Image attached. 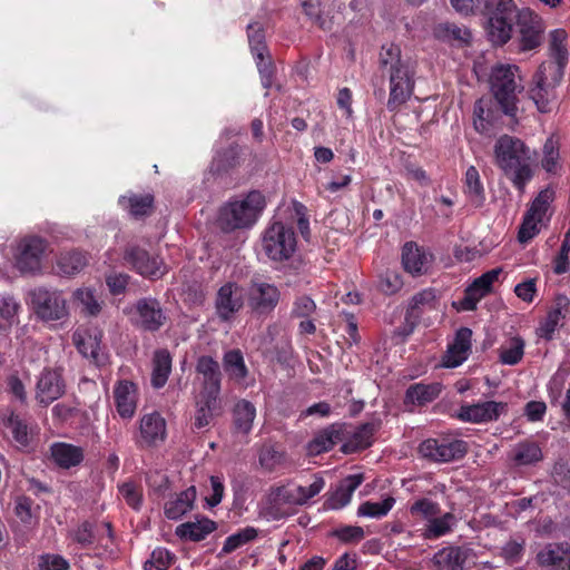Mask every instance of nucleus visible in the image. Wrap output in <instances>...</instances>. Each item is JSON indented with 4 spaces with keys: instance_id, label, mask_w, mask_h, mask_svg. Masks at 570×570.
<instances>
[{
    "instance_id": "nucleus-1",
    "label": "nucleus",
    "mask_w": 570,
    "mask_h": 570,
    "mask_svg": "<svg viewBox=\"0 0 570 570\" xmlns=\"http://www.w3.org/2000/svg\"><path fill=\"white\" fill-rule=\"evenodd\" d=\"M493 153L498 168L523 194L534 175L531 149L520 138L502 135L497 139Z\"/></svg>"
},
{
    "instance_id": "nucleus-2",
    "label": "nucleus",
    "mask_w": 570,
    "mask_h": 570,
    "mask_svg": "<svg viewBox=\"0 0 570 570\" xmlns=\"http://www.w3.org/2000/svg\"><path fill=\"white\" fill-rule=\"evenodd\" d=\"M380 66L389 73L390 96L386 106L389 110H395L412 95L414 70L409 60L402 59L401 49L394 43L382 46Z\"/></svg>"
},
{
    "instance_id": "nucleus-3",
    "label": "nucleus",
    "mask_w": 570,
    "mask_h": 570,
    "mask_svg": "<svg viewBox=\"0 0 570 570\" xmlns=\"http://www.w3.org/2000/svg\"><path fill=\"white\" fill-rule=\"evenodd\" d=\"M265 206V196L259 190H252L242 199H230L219 209L218 226L226 233L250 228L258 220Z\"/></svg>"
},
{
    "instance_id": "nucleus-4",
    "label": "nucleus",
    "mask_w": 570,
    "mask_h": 570,
    "mask_svg": "<svg viewBox=\"0 0 570 570\" xmlns=\"http://www.w3.org/2000/svg\"><path fill=\"white\" fill-rule=\"evenodd\" d=\"M564 73L552 65H540L528 90L529 98L540 112H550L557 104V88Z\"/></svg>"
},
{
    "instance_id": "nucleus-5",
    "label": "nucleus",
    "mask_w": 570,
    "mask_h": 570,
    "mask_svg": "<svg viewBox=\"0 0 570 570\" xmlns=\"http://www.w3.org/2000/svg\"><path fill=\"white\" fill-rule=\"evenodd\" d=\"M519 68L514 65H500L493 68L491 73V90L494 99L502 107L507 116L513 117L517 112V91L520 85L517 82Z\"/></svg>"
},
{
    "instance_id": "nucleus-6",
    "label": "nucleus",
    "mask_w": 570,
    "mask_h": 570,
    "mask_svg": "<svg viewBox=\"0 0 570 570\" xmlns=\"http://www.w3.org/2000/svg\"><path fill=\"white\" fill-rule=\"evenodd\" d=\"M29 304L43 322L61 321L68 316L67 299L58 289L36 287L29 292Z\"/></svg>"
},
{
    "instance_id": "nucleus-7",
    "label": "nucleus",
    "mask_w": 570,
    "mask_h": 570,
    "mask_svg": "<svg viewBox=\"0 0 570 570\" xmlns=\"http://www.w3.org/2000/svg\"><path fill=\"white\" fill-rule=\"evenodd\" d=\"M296 249V237L293 228L281 222L269 225L263 235V250L275 262L292 257Z\"/></svg>"
},
{
    "instance_id": "nucleus-8",
    "label": "nucleus",
    "mask_w": 570,
    "mask_h": 570,
    "mask_svg": "<svg viewBox=\"0 0 570 570\" xmlns=\"http://www.w3.org/2000/svg\"><path fill=\"white\" fill-rule=\"evenodd\" d=\"M281 301V291L261 278H253L247 289V307L255 316H267L274 312Z\"/></svg>"
},
{
    "instance_id": "nucleus-9",
    "label": "nucleus",
    "mask_w": 570,
    "mask_h": 570,
    "mask_svg": "<svg viewBox=\"0 0 570 570\" xmlns=\"http://www.w3.org/2000/svg\"><path fill=\"white\" fill-rule=\"evenodd\" d=\"M124 259L135 272L149 279H159L167 273V267L159 256L150 255L136 244H128L125 247Z\"/></svg>"
},
{
    "instance_id": "nucleus-10",
    "label": "nucleus",
    "mask_w": 570,
    "mask_h": 570,
    "mask_svg": "<svg viewBox=\"0 0 570 570\" xmlns=\"http://www.w3.org/2000/svg\"><path fill=\"white\" fill-rule=\"evenodd\" d=\"M423 458L434 462H451L462 459L468 452V444L456 439H428L419 446Z\"/></svg>"
},
{
    "instance_id": "nucleus-11",
    "label": "nucleus",
    "mask_w": 570,
    "mask_h": 570,
    "mask_svg": "<svg viewBox=\"0 0 570 570\" xmlns=\"http://www.w3.org/2000/svg\"><path fill=\"white\" fill-rule=\"evenodd\" d=\"M518 43L521 51L538 49L543 41L546 26L543 20L529 9L518 12Z\"/></svg>"
},
{
    "instance_id": "nucleus-12",
    "label": "nucleus",
    "mask_w": 570,
    "mask_h": 570,
    "mask_svg": "<svg viewBox=\"0 0 570 570\" xmlns=\"http://www.w3.org/2000/svg\"><path fill=\"white\" fill-rule=\"evenodd\" d=\"M69 537L81 549H91L95 547L108 548L109 542L114 541V532L110 522L100 524L85 520L69 532Z\"/></svg>"
},
{
    "instance_id": "nucleus-13",
    "label": "nucleus",
    "mask_w": 570,
    "mask_h": 570,
    "mask_svg": "<svg viewBox=\"0 0 570 570\" xmlns=\"http://www.w3.org/2000/svg\"><path fill=\"white\" fill-rule=\"evenodd\" d=\"M167 322V315L164 312L158 299L144 297L136 302L134 306L132 324L145 332H157Z\"/></svg>"
},
{
    "instance_id": "nucleus-14",
    "label": "nucleus",
    "mask_w": 570,
    "mask_h": 570,
    "mask_svg": "<svg viewBox=\"0 0 570 570\" xmlns=\"http://www.w3.org/2000/svg\"><path fill=\"white\" fill-rule=\"evenodd\" d=\"M195 373V382L199 384L197 395L219 397L222 385L219 363L212 356H199L196 362Z\"/></svg>"
},
{
    "instance_id": "nucleus-15",
    "label": "nucleus",
    "mask_w": 570,
    "mask_h": 570,
    "mask_svg": "<svg viewBox=\"0 0 570 570\" xmlns=\"http://www.w3.org/2000/svg\"><path fill=\"white\" fill-rule=\"evenodd\" d=\"M507 412L508 403L484 401L474 404H462L456 413V417L462 422L484 424L498 421Z\"/></svg>"
},
{
    "instance_id": "nucleus-16",
    "label": "nucleus",
    "mask_w": 570,
    "mask_h": 570,
    "mask_svg": "<svg viewBox=\"0 0 570 570\" xmlns=\"http://www.w3.org/2000/svg\"><path fill=\"white\" fill-rule=\"evenodd\" d=\"M47 244L40 237H27L19 245L16 266L22 274H33L41 269V259Z\"/></svg>"
},
{
    "instance_id": "nucleus-17",
    "label": "nucleus",
    "mask_w": 570,
    "mask_h": 570,
    "mask_svg": "<svg viewBox=\"0 0 570 570\" xmlns=\"http://www.w3.org/2000/svg\"><path fill=\"white\" fill-rule=\"evenodd\" d=\"M502 107L494 99L481 98L475 101L473 109L474 129L482 135H491L501 120Z\"/></svg>"
},
{
    "instance_id": "nucleus-18",
    "label": "nucleus",
    "mask_w": 570,
    "mask_h": 570,
    "mask_svg": "<svg viewBox=\"0 0 570 570\" xmlns=\"http://www.w3.org/2000/svg\"><path fill=\"white\" fill-rule=\"evenodd\" d=\"M244 306L242 287L235 282H227L217 292L216 314L220 321H229Z\"/></svg>"
},
{
    "instance_id": "nucleus-19",
    "label": "nucleus",
    "mask_w": 570,
    "mask_h": 570,
    "mask_svg": "<svg viewBox=\"0 0 570 570\" xmlns=\"http://www.w3.org/2000/svg\"><path fill=\"white\" fill-rule=\"evenodd\" d=\"M66 384L61 373L58 370L45 368L38 379L36 385V400L49 405L65 394Z\"/></svg>"
},
{
    "instance_id": "nucleus-20",
    "label": "nucleus",
    "mask_w": 570,
    "mask_h": 570,
    "mask_svg": "<svg viewBox=\"0 0 570 570\" xmlns=\"http://www.w3.org/2000/svg\"><path fill=\"white\" fill-rule=\"evenodd\" d=\"M166 439V421L158 413L145 414L139 421V438L136 443L138 446H154Z\"/></svg>"
},
{
    "instance_id": "nucleus-21",
    "label": "nucleus",
    "mask_w": 570,
    "mask_h": 570,
    "mask_svg": "<svg viewBox=\"0 0 570 570\" xmlns=\"http://www.w3.org/2000/svg\"><path fill=\"white\" fill-rule=\"evenodd\" d=\"M348 435L345 424L333 423L315 434L307 444V451L311 455H320L332 450Z\"/></svg>"
},
{
    "instance_id": "nucleus-22",
    "label": "nucleus",
    "mask_w": 570,
    "mask_h": 570,
    "mask_svg": "<svg viewBox=\"0 0 570 570\" xmlns=\"http://www.w3.org/2000/svg\"><path fill=\"white\" fill-rule=\"evenodd\" d=\"M473 550L465 546H448L434 553L432 562L436 570H465Z\"/></svg>"
},
{
    "instance_id": "nucleus-23",
    "label": "nucleus",
    "mask_w": 570,
    "mask_h": 570,
    "mask_svg": "<svg viewBox=\"0 0 570 570\" xmlns=\"http://www.w3.org/2000/svg\"><path fill=\"white\" fill-rule=\"evenodd\" d=\"M248 42L253 55L256 58L257 68L262 75V83L265 88H269L272 83L271 62L264 61L266 52L265 36L257 23L248 26Z\"/></svg>"
},
{
    "instance_id": "nucleus-24",
    "label": "nucleus",
    "mask_w": 570,
    "mask_h": 570,
    "mask_svg": "<svg viewBox=\"0 0 570 570\" xmlns=\"http://www.w3.org/2000/svg\"><path fill=\"white\" fill-rule=\"evenodd\" d=\"M471 338L472 331L468 327H461L442 358L443 366L453 368L461 365L471 351Z\"/></svg>"
},
{
    "instance_id": "nucleus-25",
    "label": "nucleus",
    "mask_w": 570,
    "mask_h": 570,
    "mask_svg": "<svg viewBox=\"0 0 570 570\" xmlns=\"http://www.w3.org/2000/svg\"><path fill=\"white\" fill-rule=\"evenodd\" d=\"M364 474H350L342 479L336 489L325 501V507L331 510H338L351 502L354 491L363 483Z\"/></svg>"
},
{
    "instance_id": "nucleus-26",
    "label": "nucleus",
    "mask_w": 570,
    "mask_h": 570,
    "mask_svg": "<svg viewBox=\"0 0 570 570\" xmlns=\"http://www.w3.org/2000/svg\"><path fill=\"white\" fill-rule=\"evenodd\" d=\"M382 421L379 417L361 424L351 435V440L343 443L341 451L345 454L364 450L372 445L374 434L381 429Z\"/></svg>"
},
{
    "instance_id": "nucleus-27",
    "label": "nucleus",
    "mask_w": 570,
    "mask_h": 570,
    "mask_svg": "<svg viewBox=\"0 0 570 570\" xmlns=\"http://www.w3.org/2000/svg\"><path fill=\"white\" fill-rule=\"evenodd\" d=\"M568 33L564 29H554L549 33L548 53L550 59L541 65H552L564 73L568 65L569 52L567 48Z\"/></svg>"
},
{
    "instance_id": "nucleus-28",
    "label": "nucleus",
    "mask_w": 570,
    "mask_h": 570,
    "mask_svg": "<svg viewBox=\"0 0 570 570\" xmlns=\"http://www.w3.org/2000/svg\"><path fill=\"white\" fill-rule=\"evenodd\" d=\"M114 399L118 414L131 419L137 407V389L132 382L120 381L114 389Z\"/></svg>"
},
{
    "instance_id": "nucleus-29",
    "label": "nucleus",
    "mask_w": 570,
    "mask_h": 570,
    "mask_svg": "<svg viewBox=\"0 0 570 570\" xmlns=\"http://www.w3.org/2000/svg\"><path fill=\"white\" fill-rule=\"evenodd\" d=\"M442 390L443 385L439 382L412 384L406 389L404 403L406 405L424 406L436 400Z\"/></svg>"
},
{
    "instance_id": "nucleus-30",
    "label": "nucleus",
    "mask_w": 570,
    "mask_h": 570,
    "mask_svg": "<svg viewBox=\"0 0 570 570\" xmlns=\"http://www.w3.org/2000/svg\"><path fill=\"white\" fill-rule=\"evenodd\" d=\"M50 453L53 462L62 469L77 466L85 458L82 448L63 442L53 443Z\"/></svg>"
},
{
    "instance_id": "nucleus-31",
    "label": "nucleus",
    "mask_w": 570,
    "mask_h": 570,
    "mask_svg": "<svg viewBox=\"0 0 570 570\" xmlns=\"http://www.w3.org/2000/svg\"><path fill=\"white\" fill-rule=\"evenodd\" d=\"M73 344L77 351L86 358L96 364L100 361L101 334L91 331H76L72 335Z\"/></svg>"
},
{
    "instance_id": "nucleus-32",
    "label": "nucleus",
    "mask_w": 570,
    "mask_h": 570,
    "mask_svg": "<svg viewBox=\"0 0 570 570\" xmlns=\"http://www.w3.org/2000/svg\"><path fill=\"white\" fill-rule=\"evenodd\" d=\"M509 459L515 466H527L542 461L543 453L537 442L524 440L513 445Z\"/></svg>"
},
{
    "instance_id": "nucleus-33",
    "label": "nucleus",
    "mask_w": 570,
    "mask_h": 570,
    "mask_svg": "<svg viewBox=\"0 0 570 570\" xmlns=\"http://www.w3.org/2000/svg\"><path fill=\"white\" fill-rule=\"evenodd\" d=\"M216 528V522L206 517H203L202 519H197L196 521H189L179 524L176 528L175 533L181 540L198 542L204 540L212 532H214Z\"/></svg>"
},
{
    "instance_id": "nucleus-34",
    "label": "nucleus",
    "mask_w": 570,
    "mask_h": 570,
    "mask_svg": "<svg viewBox=\"0 0 570 570\" xmlns=\"http://www.w3.org/2000/svg\"><path fill=\"white\" fill-rule=\"evenodd\" d=\"M402 264L412 275H421L428 269V256L424 250L413 242L404 244L402 249Z\"/></svg>"
},
{
    "instance_id": "nucleus-35",
    "label": "nucleus",
    "mask_w": 570,
    "mask_h": 570,
    "mask_svg": "<svg viewBox=\"0 0 570 570\" xmlns=\"http://www.w3.org/2000/svg\"><path fill=\"white\" fill-rule=\"evenodd\" d=\"M196 500V488L189 487L181 491L176 499L165 504V515L170 520H177L189 512Z\"/></svg>"
},
{
    "instance_id": "nucleus-36",
    "label": "nucleus",
    "mask_w": 570,
    "mask_h": 570,
    "mask_svg": "<svg viewBox=\"0 0 570 570\" xmlns=\"http://www.w3.org/2000/svg\"><path fill=\"white\" fill-rule=\"evenodd\" d=\"M196 413L194 425L203 429L212 422L214 415L219 411V397L196 395Z\"/></svg>"
},
{
    "instance_id": "nucleus-37",
    "label": "nucleus",
    "mask_w": 570,
    "mask_h": 570,
    "mask_svg": "<svg viewBox=\"0 0 570 570\" xmlns=\"http://www.w3.org/2000/svg\"><path fill=\"white\" fill-rule=\"evenodd\" d=\"M517 18L487 20L485 32L489 41L494 46L505 45L512 36L513 23Z\"/></svg>"
},
{
    "instance_id": "nucleus-38",
    "label": "nucleus",
    "mask_w": 570,
    "mask_h": 570,
    "mask_svg": "<svg viewBox=\"0 0 570 570\" xmlns=\"http://www.w3.org/2000/svg\"><path fill=\"white\" fill-rule=\"evenodd\" d=\"M255 417L256 407L252 402L240 400L235 404L233 409V422L237 432L248 434L252 431Z\"/></svg>"
},
{
    "instance_id": "nucleus-39",
    "label": "nucleus",
    "mask_w": 570,
    "mask_h": 570,
    "mask_svg": "<svg viewBox=\"0 0 570 570\" xmlns=\"http://www.w3.org/2000/svg\"><path fill=\"white\" fill-rule=\"evenodd\" d=\"M171 372V356L167 350L155 352L153 360L151 385L161 389L167 383Z\"/></svg>"
},
{
    "instance_id": "nucleus-40",
    "label": "nucleus",
    "mask_w": 570,
    "mask_h": 570,
    "mask_svg": "<svg viewBox=\"0 0 570 570\" xmlns=\"http://www.w3.org/2000/svg\"><path fill=\"white\" fill-rule=\"evenodd\" d=\"M87 263L88 259L83 253L72 249L59 255L57 259V269L59 274L72 276L80 273Z\"/></svg>"
},
{
    "instance_id": "nucleus-41",
    "label": "nucleus",
    "mask_w": 570,
    "mask_h": 570,
    "mask_svg": "<svg viewBox=\"0 0 570 570\" xmlns=\"http://www.w3.org/2000/svg\"><path fill=\"white\" fill-rule=\"evenodd\" d=\"M223 365L230 380L243 383L248 375L243 353L239 350H229L224 354Z\"/></svg>"
},
{
    "instance_id": "nucleus-42",
    "label": "nucleus",
    "mask_w": 570,
    "mask_h": 570,
    "mask_svg": "<svg viewBox=\"0 0 570 570\" xmlns=\"http://www.w3.org/2000/svg\"><path fill=\"white\" fill-rule=\"evenodd\" d=\"M118 203L124 209H127L132 217L139 218L147 216L150 213L154 204V197L150 194H130L129 196L119 197Z\"/></svg>"
},
{
    "instance_id": "nucleus-43",
    "label": "nucleus",
    "mask_w": 570,
    "mask_h": 570,
    "mask_svg": "<svg viewBox=\"0 0 570 570\" xmlns=\"http://www.w3.org/2000/svg\"><path fill=\"white\" fill-rule=\"evenodd\" d=\"M455 523L456 518L451 512H446L441 517H434L428 521L423 535L429 540L441 538L450 533Z\"/></svg>"
},
{
    "instance_id": "nucleus-44",
    "label": "nucleus",
    "mask_w": 570,
    "mask_h": 570,
    "mask_svg": "<svg viewBox=\"0 0 570 570\" xmlns=\"http://www.w3.org/2000/svg\"><path fill=\"white\" fill-rule=\"evenodd\" d=\"M501 273V267L483 273L466 287V291L480 302L492 292L493 283L499 278Z\"/></svg>"
},
{
    "instance_id": "nucleus-45",
    "label": "nucleus",
    "mask_w": 570,
    "mask_h": 570,
    "mask_svg": "<svg viewBox=\"0 0 570 570\" xmlns=\"http://www.w3.org/2000/svg\"><path fill=\"white\" fill-rule=\"evenodd\" d=\"M465 194L470 200L478 207L485 200L484 188L481 183L480 174L474 166H470L465 171L464 178Z\"/></svg>"
},
{
    "instance_id": "nucleus-46",
    "label": "nucleus",
    "mask_w": 570,
    "mask_h": 570,
    "mask_svg": "<svg viewBox=\"0 0 570 570\" xmlns=\"http://www.w3.org/2000/svg\"><path fill=\"white\" fill-rule=\"evenodd\" d=\"M484 16L487 20L517 18V6L513 0H485Z\"/></svg>"
},
{
    "instance_id": "nucleus-47",
    "label": "nucleus",
    "mask_w": 570,
    "mask_h": 570,
    "mask_svg": "<svg viewBox=\"0 0 570 570\" xmlns=\"http://www.w3.org/2000/svg\"><path fill=\"white\" fill-rule=\"evenodd\" d=\"M537 558L541 566H551L561 570H570V556H567L566 552L561 551L558 547H546L538 553Z\"/></svg>"
},
{
    "instance_id": "nucleus-48",
    "label": "nucleus",
    "mask_w": 570,
    "mask_h": 570,
    "mask_svg": "<svg viewBox=\"0 0 570 570\" xmlns=\"http://www.w3.org/2000/svg\"><path fill=\"white\" fill-rule=\"evenodd\" d=\"M524 354V341L514 336L503 344L499 350V358L502 364L515 365L518 364Z\"/></svg>"
},
{
    "instance_id": "nucleus-49",
    "label": "nucleus",
    "mask_w": 570,
    "mask_h": 570,
    "mask_svg": "<svg viewBox=\"0 0 570 570\" xmlns=\"http://www.w3.org/2000/svg\"><path fill=\"white\" fill-rule=\"evenodd\" d=\"M395 504L393 497H386L381 502L365 501L357 509L358 517L381 519L392 510Z\"/></svg>"
},
{
    "instance_id": "nucleus-50",
    "label": "nucleus",
    "mask_w": 570,
    "mask_h": 570,
    "mask_svg": "<svg viewBox=\"0 0 570 570\" xmlns=\"http://www.w3.org/2000/svg\"><path fill=\"white\" fill-rule=\"evenodd\" d=\"M239 148L236 145L229 146L223 151L217 153L214 158L212 168L217 174L227 173L229 169L238 165Z\"/></svg>"
},
{
    "instance_id": "nucleus-51",
    "label": "nucleus",
    "mask_w": 570,
    "mask_h": 570,
    "mask_svg": "<svg viewBox=\"0 0 570 570\" xmlns=\"http://www.w3.org/2000/svg\"><path fill=\"white\" fill-rule=\"evenodd\" d=\"M257 537V530L253 527H246L240 529L236 533L230 534L226 538L224 546L222 548L223 554H229L238 548L247 544L253 541Z\"/></svg>"
},
{
    "instance_id": "nucleus-52",
    "label": "nucleus",
    "mask_w": 570,
    "mask_h": 570,
    "mask_svg": "<svg viewBox=\"0 0 570 570\" xmlns=\"http://www.w3.org/2000/svg\"><path fill=\"white\" fill-rule=\"evenodd\" d=\"M75 298L80 303L86 314L96 316L100 313L101 305L94 289L79 288L75 292Z\"/></svg>"
},
{
    "instance_id": "nucleus-53",
    "label": "nucleus",
    "mask_w": 570,
    "mask_h": 570,
    "mask_svg": "<svg viewBox=\"0 0 570 570\" xmlns=\"http://www.w3.org/2000/svg\"><path fill=\"white\" fill-rule=\"evenodd\" d=\"M174 558L175 556L166 548H157L151 552L150 558L145 561L144 570H167Z\"/></svg>"
},
{
    "instance_id": "nucleus-54",
    "label": "nucleus",
    "mask_w": 570,
    "mask_h": 570,
    "mask_svg": "<svg viewBox=\"0 0 570 570\" xmlns=\"http://www.w3.org/2000/svg\"><path fill=\"white\" fill-rule=\"evenodd\" d=\"M283 459H284V454L282 452L277 451L272 445H264L259 450V454H258L259 465L268 472L274 471L283 462Z\"/></svg>"
},
{
    "instance_id": "nucleus-55",
    "label": "nucleus",
    "mask_w": 570,
    "mask_h": 570,
    "mask_svg": "<svg viewBox=\"0 0 570 570\" xmlns=\"http://www.w3.org/2000/svg\"><path fill=\"white\" fill-rule=\"evenodd\" d=\"M410 512L412 515H421L428 521L436 517L441 512L440 504L430 499L423 498L416 500L411 507Z\"/></svg>"
},
{
    "instance_id": "nucleus-56",
    "label": "nucleus",
    "mask_w": 570,
    "mask_h": 570,
    "mask_svg": "<svg viewBox=\"0 0 570 570\" xmlns=\"http://www.w3.org/2000/svg\"><path fill=\"white\" fill-rule=\"evenodd\" d=\"M6 426L10 429L13 440L22 445L26 446L29 443V434H28V425L27 423L21 420L18 415L11 414L6 423Z\"/></svg>"
},
{
    "instance_id": "nucleus-57",
    "label": "nucleus",
    "mask_w": 570,
    "mask_h": 570,
    "mask_svg": "<svg viewBox=\"0 0 570 570\" xmlns=\"http://www.w3.org/2000/svg\"><path fill=\"white\" fill-rule=\"evenodd\" d=\"M554 190L551 187H547L542 189L538 196L533 199L530 208L528 209L531 215H537L539 217H542L546 215L549 205L554 199Z\"/></svg>"
},
{
    "instance_id": "nucleus-58",
    "label": "nucleus",
    "mask_w": 570,
    "mask_h": 570,
    "mask_svg": "<svg viewBox=\"0 0 570 570\" xmlns=\"http://www.w3.org/2000/svg\"><path fill=\"white\" fill-rule=\"evenodd\" d=\"M20 309V304L16 297L9 293L0 294V318L12 325L14 316Z\"/></svg>"
},
{
    "instance_id": "nucleus-59",
    "label": "nucleus",
    "mask_w": 570,
    "mask_h": 570,
    "mask_svg": "<svg viewBox=\"0 0 570 570\" xmlns=\"http://www.w3.org/2000/svg\"><path fill=\"white\" fill-rule=\"evenodd\" d=\"M541 220L542 217L531 215V213L527 212L518 233L519 242L528 243L530 239H532L539 233L538 223Z\"/></svg>"
},
{
    "instance_id": "nucleus-60",
    "label": "nucleus",
    "mask_w": 570,
    "mask_h": 570,
    "mask_svg": "<svg viewBox=\"0 0 570 570\" xmlns=\"http://www.w3.org/2000/svg\"><path fill=\"white\" fill-rule=\"evenodd\" d=\"M403 286L401 275L394 271H386L381 274L379 281V288L386 295H393L397 293Z\"/></svg>"
},
{
    "instance_id": "nucleus-61",
    "label": "nucleus",
    "mask_w": 570,
    "mask_h": 570,
    "mask_svg": "<svg viewBox=\"0 0 570 570\" xmlns=\"http://www.w3.org/2000/svg\"><path fill=\"white\" fill-rule=\"evenodd\" d=\"M315 302L307 295H301L295 298L291 315L297 318H308L315 313Z\"/></svg>"
},
{
    "instance_id": "nucleus-62",
    "label": "nucleus",
    "mask_w": 570,
    "mask_h": 570,
    "mask_svg": "<svg viewBox=\"0 0 570 570\" xmlns=\"http://www.w3.org/2000/svg\"><path fill=\"white\" fill-rule=\"evenodd\" d=\"M119 491L129 507L139 510L142 502V493L135 482H125L119 487Z\"/></svg>"
},
{
    "instance_id": "nucleus-63",
    "label": "nucleus",
    "mask_w": 570,
    "mask_h": 570,
    "mask_svg": "<svg viewBox=\"0 0 570 570\" xmlns=\"http://www.w3.org/2000/svg\"><path fill=\"white\" fill-rule=\"evenodd\" d=\"M569 253H570V228L564 234L559 254L554 258L553 272L556 274L561 275L569 269Z\"/></svg>"
},
{
    "instance_id": "nucleus-64",
    "label": "nucleus",
    "mask_w": 570,
    "mask_h": 570,
    "mask_svg": "<svg viewBox=\"0 0 570 570\" xmlns=\"http://www.w3.org/2000/svg\"><path fill=\"white\" fill-rule=\"evenodd\" d=\"M39 570H69V562L59 554H43L39 560Z\"/></svg>"
}]
</instances>
